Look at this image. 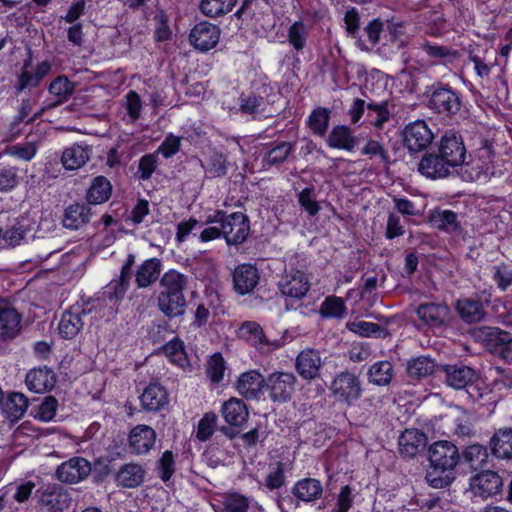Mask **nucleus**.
I'll return each mask as SVG.
<instances>
[{
	"instance_id": "nucleus-36",
	"label": "nucleus",
	"mask_w": 512,
	"mask_h": 512,
	"mask_svg": "<svg viewBox=\"0 0 512 512\" xmlns=\"http://www.w3.org/2000/svg\"><path fill=\"white\" fill-rule=\"evenodd\" d=\"M425 479L432 488H448L456 479V468L430 464Z\"/></svg>"
},
{
	"instance_id": "nucleus-14",
	"label": "nucleus",
	"mask_w": 512,
	"mask_h": 512,
	"mask_svg": "<svg viewBox=\"0 0 512 512\" xmlns=\"http://www.w3.org/2000/svg\"><path fill=\"white\" fill-rule=\"evenodd\" d=\"M156 439V431L151 426L138 424L128 435L129 451L135 455H146L154 448Z\"/></svg>"
},
{
	"instance_id": "nucleus-33",
	"label": "nucleus",
	"mask_w": 512,
	"mask_h": 512,
	"mask_svg": "<svg viewBox=\"0 0 512 512\" xmlns=\"http://www.w3.org/2000/svg\"><path fill=\"white\" fill-rule=\"evenodd\" d=\"M162 270V262L153 257L145 260L136 270L135 283L138 288H147L157 281Z\"/></svg>"
},
{
	"instance_id": "nucleus-51",
	"label": "nucleus",
	"mask_w": 512,
	"mask_h": 512,
	"mask_svg": "<svg viewBox=\"0 0 512 512\" xmlns=\"http://www.w3.org/2000/svg\"><path fill=\"white\" fill-rule=\"evenodd\" d=\"M309 27L301 20L295 21L287 30L288 43L296 50L302 51L307 44Z\"/></svg>"
},
{
	"instance_id": "nucleus-31",
	"label": "nucleus",
	"mask_w": 512,
	"mask_h": 512,
	"mask_svg": "<svg viewBox=\"0 0 512 512\" xmlns=\"http://www.w3.org/2000/svg\"><path fill=\"white\" fill-rule=\"evenodd\" d=\"M31 220L26 215H20L14 218L6 228H0V239L6 244L16 246L24 239L27 232L31 230Z\"/></svg>"
},
{
	"instance_id": "nucleus-38",
	"label": "nucleus",
	"mask_w": 512,
	"mask_h": 512,
	"mask_svg": "<svg viewBox=\"0 0 512 512\" xmlns=\"http://www.w3.org/2000/svg\"><path fill=\"white\" fill-rule=\"evenodd\" d=\"M456 310L461 319L469 324L477 323L484 318L483 304L473 298H463L456 302Z\"/></svg>"
},
{
	"instance_id": "nucleus-18",
	"label": "nucleus",
	"mask_w": 512,
	"mask_h": 512,
	"mask_svg": "<svg viewBox=\"0 0 512 512\" xmlns=\"http://www.w3.org/2000/svg\"><path fill=\"white\" fill-rule=\"evenodd\" d=\"M419 319L432 328L446 326L451 318L450 308L443 303H424L416 311Z\"/></svg>"
},
{
	"instance_id": "nucleus-11",
	"label": "nucleus",
	"mask_w": 512,
	"mask_h": 512,
	"mask_svg": "<svg viewBox=\"0 0 512 512\" xmlns=\"http://www.w3.org/2000/svg\"><path fill=\"white\" fill-rule=\"evenodd\" d=\"M311 282L308 275L301 270H290L279 281L281 293L289 298L300 300L310 290Z\"/></svg>"
},
{
	"instance_id": "nucleus-27",
	"label": "nucleus",
	"mask_w": 512,
	"mask_h": 512,
	"mask_svg": "<svg viewBox=\"0 0 512 512\" xmlns=\"http://www.w3.org/2000/svg\"><path fill=\"white\" fill-rule=\"evenodd\" d=\"M25 382L30 391L45 393L55 387L56 375L52 369L46 366L34 368L27 373Z\"/></svg>"
},
{
	"instance_id": "nucleus-62",
	"label": "nucleus",
	"mask_w": 512,
	"mask_h": 512,
	"mask_svg": "<svg viewBox=\"0 0 512 512\" xmlns=\"http://www.w3.org/2000/svg\"><path fill=\"white\" fill-rule=\"evenodd\" d=\"M420 48L422 49L423 52L426 53V55L428 57L435 59V60H441V59H446V58H450V57L454 58L457 56L456 51H453L446 46L432 44L428 41L422 43Z\"/></svg>"
},
{
	"instance_id": "nucleus-15",
	"label": "nucleus",
	"mask_w": 512,
	"mask_h": 512,
	"mask_svg": "<svg viewBox=\"0 0 512 512\" xmlns=\"http://www.w3.org/2000/svg\"><path fill=\"white\" fill-rule=\"evenodd\" d=\"M474 335L485 344L488 352H512V338L508 332L496 327H481Z\"/></svg>"
},
{
	"instance_id": "nucleus-39",
	"label": "nucleus",
	"mask_w": 512,
	"mask_h": 512,
	"mask_svg": "<svg viewBox=\"0 0 512 512\" xmlns=\"http://www.w3.org/2000/svg\"><path fill=\"white\" fill-rule=\"evenodd\" d=\"M159 310L168 318L182 316L186 309L184 296L160 292L157 298Z\"/></svg>"
},
{
	"instance_id": "nucleus-54",
	"label": "nucleus",
	"mask_w": 512,
	"mask_h": 512,
	"mask_svg": "<svg viewBox=\"0 0 512 512\" xmlns=\"http://www.w3.org/2000/svg\"><path fill=\"white\" fill-rule=\"evenodd\" d=\"M156 472L158 477L167 483L170 481L176 470L175 456L171 450H166L156 462Z\"/></svg>"
},
{
	"instance_id": "nucleus-8",
	"label": "nucleus",
	"mask_w": 512,
	"mask_h": 512,
	"mask_svg": "<svg viewBox=\"0 0 512 512\" xmlns=\"http://www.w3.org/2000/svg\"><path fill=\"white\" fill-rule=\"evenodd\" d=\"M22 329V315L8 301L0 300V342L14 340Z\"/></svg>"
},
{
	"instance_id": "nucleus-10",
	"label": "nucleus",
	"mask_w": 512,
	"mask_h": 512,
	"mask_svg": "<svg viewBox=\"0 0 512 512\" xmlns=\"http://www.w3.org/2000/svg\"><path fill=\"white\" fill-rule=\"evenodd\" d=\"M429 106L437 113L456 114L461 107L459 95L448 86H434L429 97Z\"/></svg>"
},
{
	"instance_id": "nucleus-64",
	"label": "nucleus",
	"mask_w": 512,
	"mask_h": 512,
	"mask_svg": "<svg viewBox=\"0 0 512 512\" xmlns=\"http://www.w3.org/2000/svg\"><path fill=\"white\" fill-rule=\"evenodd\" d=\"M314 189L312 187L304 188L298 195L300 206L310 215L315 216L320 210L318 202L313 196Z\"/></svg>"
},
{
	"instance_id": "nucleus-46",
	"label": "nucleus",
	"mask_w": 512,
	"mask_h": 512,
	"mask_svg": "<svg viewBox=\"0 0 512 512\" xmlns=\"http://www.w3.org/2000/svg\"><path fill=\"white\" fill-rule=\"evenodd\" d=\"M75 90V84L66 76L60 75L56 77L49 85L48 91L57 100L53 106L66 102Z\"/></svg>"
},
{
	"instance_id": "nucleus-32",
	"label": "nucleus",
	"mask_w": 512,
	"mask_h": 512,
	"mask_svg": "<svg viewBox=\"0 0 512 512\" xmlns=\"http://www.w3.org/2000/svg\"><path fill=\"white\" fill-rule=\"evenodd\" d=\"M291 493L300 501L313 502L322 497L323 486L318 479L303 478L294 484Z\"/></svg>"
},
{
	"instance_id": "nucleus-53",
	"label": "nucleus",
	"mask_w": 512,
	"mask_h": 512,
	"mask_svg": "<svg viewBox=\"0 0 512 512\" xmlns=\"http://www.w3.org/2000/svg\"><path fill=\"white\" fill-rule=\"evenodd\" d=\"M393 377V366L389 361H379L369 369L370 381L376 385L384 386L391 382Z\"/></svg>"
},
{
	"instance_id": "nucleus-22",
	"label": "nucleus",
	"mask_w": 512,
	"mask_h": 512,
	"mask_svg": "<svg viewBox=\"0 0 512 512\" xmlns=\"http://www.w3.org/2000/svg\"><path fill=\"white\" fill-rule=\"evenodd\" d=\"M140 403L147 412H158L169 404V394L159 383H150L140 395Z\"/></svg>"
},
{
	"instance_id": "nucleus-6",
	"label": "nucleus",
	"mask_w": 512,
	"mask_h": 512,
	"mask_svg": "<svg viewBox=\"0 0 512 512\" xmlns=\"http://www.w3.org/2000/svg\"><path fill=\"white\" fill-rule=\"evenodd\" d=\"M92 473V464L83 457H72L56 469V478L66 484H76Z\"/></svg>"
},
{
	"instance_id": "nucleus-61",
	"label": "nucleus",
	"mask_w": 512,
	"mask_h": 512,
	"mask_svg": "<svg viewBox=\"0 0 512 512\" xmlns=\"http://www.w3.org/2000/svg\"><path fill=\"white\" fill-rule=\"evenodd\" d=\"M293 150V145L290 142H281L272 149H270L264 160L269 165H278L283 163Z\"/></svg>"
},
{
	"instance_id": "nucleus-34",
	"label": "nucleus",
	"mask_w": 512,
	"mask_h": 512,
	"mask_svg": "<svg viewBox=\"0 0 512 512\" xmlns=\"http://www.w3.org/2000/svg\"><path fill=\"white\" fill-rule=\"evenodd\" d=\"M28 407V400L24 394L12 392L2 401L0 408L3 416L10 422L19 420Z\"/></svg>"
},
{
	"instance_id": "nucleus-44",
	"label": "nucleus",
	"mask_w": 512,
	"mask_h": 512,
	"mask_svg": "<svg viewBox=\"0 0 512 512\" xmlns=\"http://www.w3.org/2000/svg\"><path fill=\"white\" fill-rule=\"evenodd\" d=\"M112 193V185L104 176H97L93 179L88 191L87 201L89 204H102L109 200Z\"/></svg>"
},
{
	"instance_id": "nucleus-2",
	"label": "nucleus",
	"mask_w": 512,
	"mask_h": 512,
	"mask_svg": "<svg viewBox=\"0 0 512 512\" xmlns=\"http://www.w3.org/2000/svg\"><path fill=\"white\" fill-rule=\"evenodd\" d=\"M206 224L218 223L221 226L222 237L228 245L242 244L250 231L249 218L242 212L227 214L218 210L206 218Z\"/></svg>"
},
{
	"instance_id": "nucleus-37",
	"label": "nucleus",
	"mask_w": 512,
	"mask_h": 512,
	"mask_svg": "<svg viewBox=\"0 0 512 512\" xmlns=\"http://www.w3.org/2000/svg\"><path fill=\"white\" fill-rule=\"evenodd\" d=\"M189 277L175 269L165 272L160 279V287L163 293L184 296L183 291L187 288Z\"/></svg>"
},
{
	"instance_id": "nucleus-43",
	"label": "nucleus",
	"mask_w": 512,
	"mask_h": 512,
	"mask_svg": "<svg viewBox=\"0 0 512 512\" xmlns=\"http://www.w3.org/2000/svg\"><path fill=\"white\" fill-rule=\"evenodd\" d=\"M431 224L447 233H459L461 225L458 220V215L451 210H438L434 211L430 216Z\"/></svg>"
},
{
	"instance_id": "nucleus-49",
	"label": "nucleus",
	"mask_w": 512,
	"mask_h": 512,
	"mask_svg": "<svg viewBox=\"0 0 512 512\" xmlns=\"http://www.w3.org/2000/svg\"><path fill=\"white\" fill-rule=\"evenodd\" d=\"M390 111L388 109V102H369L367 103V121L375 128H382L383 125L390 119Z\"/></svg>"
},
{
	"instance_id": "nucleus-42",
	"label": "nucleus",
	"mask_w": 512,
	"mask_h": 512,
	"mask_svg": "<svg viewBox=\"0 0 512 512\" xmlns=\"http://www.w3.org/2000/svg\"><path fill=\"white\" fill-rule=\"evenodd\" d=\"M460 455L461 458H463L464 463L473 471L482 469L487 465L489 460L487 447L478 443L465 447Z\"/></svg>"
},
{
	"instance_id": "nucleus-45",
	"label": "nucleus",
	"mask_w": 512,
	"mask_h": 512,
	"mask_svg": "<svg viewBox=\"0 0 512 512\" xmlns=\"http://www.w3.org/2000/svg\"><path fill=\"white\" fill-rule=\"evenodd\" d=\"M129 283L130 279L120 274L118 278L112 279L110 283L104 287L101 292V298L104 301L108 300L112 306L117 305L124 298Z\"/></svg>"
},
{
	"instance_id": "nucleus-25",
	"label": "nucleus",
	"mask_w": 512,
	"mask_h": 512,
	"mask_svg": "<svg viewBox=\"0 0 512 512\" xmlns=\"http://www.w3.org/2000/svg\"><path fill=\"white\" fill-rule=\"evenodd\" d=\"M489 450L499 460L512 459V428L496 429L489 441Z\"/></svg>"
},
{
	"instance_id": "nucleus-13",
	"label": "nucleus",
	"mask_w": 512,
	"mask_h": 512,
	"mask_svg": "<svg viewBox=\"0 0 512 512\" xmlns=\"http://www.w3.org/2000/svg\"><path fill=\"white\" fill-rule=\"evenodd\" d=\"M428 460L431 465L456 468L460 463L461 455L454 443L447 440H440L434 442L429 447Z\"/></svg>"
},
{
	"instance_id": "nucleus-28",
	"label": "nucleus",
	"mask_w": 512,
	"mask_h": 512,
	"mask_svg": "<svg viewBox=\"0 0 512 512\" xmlns=\"http://www.w3.org/2000/svg\"><path fill=\"white\" fill-rule=\"evenodd\" d=\"M426 444V434L417 429H407L399 437V451L406 458L415 457L424 450Z\"/></svg>"
},
{
	"instance_id": "nucleus-55",
	"label": "nucleus",
	"mask_w": 512,
	"mask_h": 512,
	"mask_svg": "<svg viewBox=\"0 0 512 512\" xmlns=\"http://www.w3.org/2000/svg\"><path fill=\"white\" fill-rule=\"evenodd\" d=\"M123 106L126 110V122L134 123L140 118L142 101L136 91L130 90L124 97Z\"/></svg>"
},
{
	"instance_id": "nucleus-48",
	"label": "nucleus",
	"mask_w": 512,
	"mask_h": 512,
	"mask_svg": "<svg viewBox=\"0 0 512 512\" xmlns=\"http://www.w3.org/2000/svg\"><path fill=\"white\" fill-rule=\"evenodd\" d=\"M319 313L323 318L343 319L347 314V307L342 298L332 295L321 303Z\"/></svg>"
},
{
	"instance_id": "nucleus-24",
	"label": "nucleus",
	"mask_w": 512,
	"mask_h": 512,
	"mask_svg": "<svg viewBox=\"0 0 512 512\" xmlns=\"http://www.w3.org/2000/svg\"><path fill=\"white\" fill-rule=\"evenodd\" d=\"M266 381L256 370L242 373L236 382V390L247 400L258 399Z\"/></svg>"
},
{
	"instance_id": "nucleus-12",
	"label": "nucleus",
	"mask_w": 512,
	"mask_h": 512,
	"mask_svg": "<svg viewBox=\"0 0 512 512\" xmlns=\"http://www.w3.org/2000/svg\"><path fill=\"white\" fill-rule=\"evenodd\" d=\"M438 152L453 169L464 163L466 149L461 135L456 132H446L440 142Z\"/></svg>"
},
{
	"instance_id": "nucleus-56",
	"label": "nucleus",
	"mask_w": 512,
	"mask_h": 512,
	"mask_svg": "<svg viewBox=\"0 0 512 512\" xmlns=\"http://www.w3.org/2000/svg\"><path fill=\"white\" fill-rule=\"evenodd\" d=\"M37 151L38 145L35 141L10 145L5 149L6 154L26 162L31 161L37 154Z\"/></svg>"
},
{
	"instance_id": "nucleus-41",
	"label": "nucleus",
	"mask_w": 512,
	"mask_h": 512,
	"mask_svg": "<svg viewBox=\"0 0 512 512\" xmlns=\"http://www.w3.org/2000/svg\"><path fill=\"white\" fill-rule=\"evenodd\" d=\"M322 362L319 354H297L296 370L305 380H312L319 376Z\"/></svg>"
},
{
	"instance_id": "nucleus-35",
	"label": "nucleus",
	"mask_w": 512,
	"mask_h": 512,
	"mask_svg": "<svg viewBox=\"0 0 512 512\" xmlns=\"http://www.w3.org/2000/svg\"><path fill=\"white\" fill-rule=\"evenodd\" d=\"M436 368L437 365L433 359L420 355L408 361L406 373L410 381H419L432 375Z\"/></svg>"
},
{
	"instance_id": "nucleus-23",
	"label": "nucleus",
	"mask_w": 512,
	"mask_h": 512,
	"mask_svg": "<svg viewBox=\"0 0 512 512\" xmlns=\"http://www.w3.org/2000/svg\"><path fill=\"white\" fill-rule=\"evenodd\" d=\"M90 310L74 306L62 314L59 323V333L66 339H72L78 335L84 326V317H87Z\"/></svg>"
},
{
	"instance_id": "nucleus-57",
	"label": "nucleus",
	"mask_w": 512,
	"mask_h": 512,
	"mask_svg": "<svg viewBox=\"0 0 512 512\" xmlns=\"http://www.w3.org/2000/svg\"><path fill=\"white\" fill-rule=\"evenodd\" d=\"M387 31L390 35V40L398 49L405 48L409 43V37L406 34V26L402 21L391 19L387 21Z\"/></svg>"
},
{
	"instance_id": "nucleus-21",
	"label": "nucleus",
	"mask_w": 512,
	"mask_h": 512,
	"mask_svg": "<svg viewBox=\"0 0 512 512\" xmlns=\"http://www.w3.org/2000/svg\"><path fill=\"white\" fill-rule=\"evenodd\" d=\"M441 369L445 373V383L457 390L466 388L477 377L474 369L463 364H446Z\"/></svg>"
},
{
	"instance_id": "nucleus-29",
	"label": "nucleus",
	"mask_w": 512,
	"mask_h": 512,
	"mask_svg": "<svg viewBox=\"0 0 512 512\" xmlns=\"http://www.w3.org/2000/svg\"><path fill=\"white\" fill-rule=\"evenodd\" d=\"M91 215V208L87 204L74 203L65 208L62 224L66 229L79 230L90 222Z\"/></svg>"
},
{
	"instance_id": "nucleus-19",
	"label": "nucleus",
	"mask_w": 512,
	"mask_h": 512,
	"mask_svg": "<svg viewBox=\"0 0 512 512\" xmlns=\"http://www.w3.org/2000/svg\"><path fill=\"white\" fill-rule=\"evenodd\" d=\"M91 156L92 147L89 144L76 142L63 150L60 161L66 170L74 171L84 167Z\"/></svg>"
},
{
	"instance_id": "nucleus-58",
	"label": "nucleus",
	"mask_w": 512,
	"mask_h": 512,
	"mask_svg": "<svg viewBox=\"0 0 512 512\" xmlns=\"http://www.w3.org/2000/svg\"><path fill=\"white\" fill-rule=\"evenodd\" d=\"M226 370V364L222 354H211L206 364V374L208 378L215 384L223 380Z\"/></svg>"
},
{
	"instance_id": "nucleus-16",
	"label": "nucleus",
	"mask_w": 512,
	"mask_h": 512,
	"mask_svg": "<svg viewBox=\"0 0 512 512\" xmlns=\"http://www.w3.org/2000/svg\"><path fill=\"white\" fill-rule=\"evenodd\" d=\"M219 38V27L207 21L196 24L189 35L190 43L202 52L214 48L217 45Z\"/></svg>"
},
{
	"instance_id": "nucleus-63",
	"label": "nucleus",
	"mask_w": 512,
	"mask_h": 512,
	"mask_svg": "<svg viewBox=\"0 0 512 512\" xmlns=\"http://www.w3.org/2000/svg\"><path fill=\"white\" fill-rule=\"evenodd\" d=\"M248 507V498L238 493L227 495L223 501V509L225 512H247Z\"/></svg>"
},
{
	"instance_id": "nucleus-40",
	"label": "nucleus",
	"mask_w": 512,
	"mask_h": 512,
	"mask_svg": "<svg viewBox=\"0 0 512 512\" xmlns=\"http://www.w3.org/2000/svg\"><path fill=\"white\" fill-rule=\"evenodd\" d=\"M357 138L352 135L347 126L334 127L327 138V144L331 148L353 151L357 146Z\"/></svg>"
},
{
	"instance_id": "nucleus-47",
	"label": "nucleus",
	"mask_w": 512,
	"mask_h": 512,
	"mask_svg": "<svg viewBox=\"0 0 512 512\" xmlns=\"http://www.w3.org/2000/svg\"><path fill=\"white\" fill-rule=\"evenodd\" d=\"M236 3L237 0H201L199 9L206 17L216 18L231 12Z\"/></svg>"
},
{
	"instance_id": "nucleus-5",
	"label": "nucleus",
	"mask_w": 512,
	"mask_h": 512,
	"mask_svg": "<svg viewBox=\"0 0 512 512\" xmlns=\"http://www.w3.org/2000/svg\"><path fill=\"white\" fill-rule=\"evenodd\" d=\"M402 135L404 145L410 152H419L426 149L434 138L433 132L423 120H416L407 124Z\"/></svg>"
},
{
	"instance_id": "nucleus-26",
	"label": "nucleus",
	"mask_w": 512,
	"mask_h": 512,
	"mask_svg": "<svg viewBox=\"0 0 512 512\" xmlns=\"http://www.w3.org/2000/svg\"><path fill=\"white\" fill-rule=\"evenodd\" d=\"M146 476V470L139 463H126L115 474V482L118 487L133 489L140 487Z\"/></svg>"
},
{
	"instance_id": "nucleus-9",
	"label": "nucleus",
	"mask_w": 512,
	"mask_h": 512,
	"mask_svg": "<svg viewBox=\"0 0 512 512\" xmlns=\"http://www.w3.org/2000/svg\"><path fill=\"white\" fill-rule=\"evenodd\" d=\"M503 488L501 476L492 470H484L470 479V489L475 496L483 499L499 494Z\"/></svg>"
},
{
	"instance_id": "nucleus-1",
	"label": "nucleus",
	"mask_w": 512,
	"mask_h": 512,
	"mask_svg": "<svg viewBox=\"0 0 512 512\" xmlns=\"http://www.w3.org/2000/svg\"><path fill=\"white\" fill-rule=\"evenodd\" d=\"M238 336L251 346L267 351L279 350L291 340L287 329L277 331L272 328L264 331L263 328L254 321L242 323L238 329Z\"/></svg>"
},
{
	"instance_id": "nucleus-50",
	"label": "nucleus",
	"mask_w": 512,
	"mask_h": 512,
	"mask_svg": "<svg viewBox=\"0 0 512 512\" xmlns=\"http://www.w3.org/2000/svg\"><path fill=\"white\" fill-rule=\"evenodd\" d=\"M34 105H35V101L31 98L23 99L21 101V103L18 107L17 114L13 117V121H12L13 128L18 126L22 122H25L26 124L33 123L34 121L39 119L47 109L46 107H41L31 117H29L33 111Z\"/></svg>"
},
{
	"instance_id": "nucleus-7",
	"label": "nucleus",
	"mask_w": 512,
	"mask_h": 512,
	"mask_svg": "<svg viewBox=\"0 0 512 512\" xmlns=\"http://www.w3.org/2000/svg\"><path fill=\"white\" fill-rule=\"evenodd\" d=\"M296 377L292 373L277 372L269 375L266 386L270 399L275 403L289 401L294 393Z\"/></svg>"
},
{
	"instance_id": "nucleus-60",
	"label": "nucleus",
	"mask_w": 512,
	"mask_h": 512,
	"mask_svg": "<svg viewBox=\"0 0 512 512\" xmlns=\"http://www.w3.org/2000/svg\"><path fill=\"white\" fill-rule=\"evenodd\" d=\"M328 123L329 110L326 108L319 107L309 116L308 124L315 134L323 135L328 128Z\"/></svg>"
},
{
	"instance_id": "nucleus-17",
	"label": "nucleus",
	"mask_w": 512,
	"mask_h": 512,
	"mask_svg": "<svg viewBox=\"0 0 512 512\" xmlns=\"http://www.w3.org/2000/svg\"><path fill=\"white\" fill-rule=\"evenodd\" d=\"M453 168L439 152L426 153L418 163V171L428 179L448 177Z\"/></svg>"
},
{
	"instance_id": "nucleus-30",
	"label": "nucleus",
	"mask_w": 512,
	"mask_h": 512,
	"mask_svg": "<svg viewBox=\"0 0 512 512\" xmlns=\"http://www.w3.org/2000/svg\"><path fill=\"white\" fill-rule=\"evenodd\" d=\"M221 413L225 421L234 427H241L249 417L247 405L236 397H231L222 404Z\"/></svg>"
},
{
	"instance_id": "nucleus-20",
	"label": "nucleus",
	"mask_w": 512,
	"mask_h": 512,
	"mask_svg": "<svg viewBox=\"0 0 512 512\" xmlns=\"http://www.w3.org/2000/svg\"><path fill=\"white\" fill-rule=\"evenodd\" d=\"M232 280L235 292L239 295H246L256 288L259 282V272L251 264H241L234 269Z\"/></svg>"
},
{
	"instance_id": "nucleus-3",
	"label": "nucleus",
	"mask_w": 512,
	"mask_h": 512,
	"mask_svg": "<svg viewBox=\"0 0 512 512\" xmlns=\"http://www.w3.org/2000/svg\"><path fill=\"white\" fill-rule=\"evenodd\" d=\"M330 390L340 402L352 405L361 396L362 388L359 378L350 372H341L331 383Z\"/></svg>"
},
{
	"instance_id": "nucleus-59",
	"label": "nucleus",
	"mask_w": 512,
	"mask_h": 512,
	"mask_svg": "<svg viewBox=\"0 0 512 512\" xmlns=\"http://www.w3.org/2000/svg\"><path fill=\"white\" fill-rule=\"evenodd\" d=\"M217 420L218 417L215 413H205L198 423L196 438L201 442L208 441L216 429Z\"/></svg>"
},
{
	"instance_id": "nucleus-52",
	"label": "nucleus",
	"mask_w": 512,
	"mask_h": 512,
	"mask_svg": "<svg viewBox=\"0 0 512 512\" xmlns=\"http://www.w3.org/2000/svg\"><path fill=\"white\" fill-rule=\"evenodd\" d=\"M22 180L20 169L16 166L0 167V192L9 193L16 189Z\"/></svg>"
},
{
	"instance_id": "nucleus-4",
	"label": "nucleus",
	"mask_w": 512,
	"mask_h": 512,
	"mask_svg": "<svg viewBox=\"0 0 512 512\" xmlns=\"http://www.w3.org/2000/svg\"><path fill=\"white\" fill-rule=\"evenodd\" d=\"M39 504L48 512H62L71 504L69 492L61 485L49 483L37 490Z\"/></svg>"
}]
</instances>
